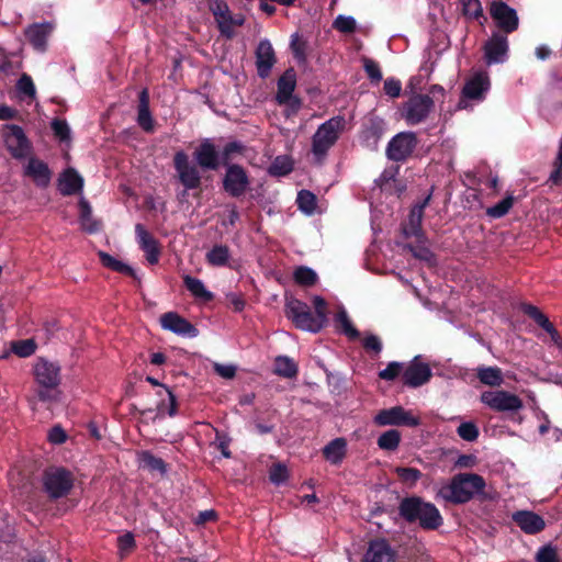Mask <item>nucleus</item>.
Wrapping results in <instances>:
<instances>
[{
  "label": "nucleus",
  "mask_w": 562,
  "mask_h": 562,
  "mask_svg": "<svg viewBox=\"0 0 562 562\" xmlns=\"http://www.w3.org/2000/svg\"><path fill=\"white\" fill-rule=\"evenodd\" d=\"M398 480L408 486H414L423 476L420 470L416 468L396 467L394 470Z\"/></svg>",
  "instance_id": "43"
},
{
  "label": "nucleus",
  "mask_w": 562,
  "mask_h": 562,
  "mask_svg": "<svg viewBox=\"0 0 562 562\" xmlns=\"http://www.w3.org/2000/svg\"><path fill=\"white\" fill-rule=\"evenodd\" d=\"M397 509L405 522L417 524L424 530H437L443 524V518L436 505L418 495L403 497Z\"/></svg>",
  "instance_id": "3"
},
{
  "label": "nucleus",
  "mask_w": 562,
  "mask_h": 562,
  "mask_svg": "<svg viewBox=\"0 0 562 562\" xmlns=\"http://www.w3.org/2000/svg\"><path fill=\"white\" fill-rule=\"evenodd\" d=\"M476 378L482 384L491 387H498L504 382L502 369L498 367H477Z\"/></svg>",
  "instance_id": "31"
},
{
  "label": "nucleus",
  "mask_w": 562,
  "mask_h": 562,
  "mask_svg": "<svg viewBox=\"0 0 562 562\" xmlns=\"http://www.w3.org/2000/svg\"><path fill=\"white\" fill-rule=\"evenodd\" d=\"M246 149V145L239 140H233L225 144V146L220 151L223 166H232V161L239 156H244Z\"/></svg>",
  "instance_id": "38"
},
{
  "label": "nucleus",
  "mask_w": 562,
  "mask_h": 562,
  "mask_svg": "<svg viewBox=\"0 0 562 562\" xmlns=\"http://www.w3.org/2000/svg\"><path fill=\"white\" fill-rule=\"evenodd\" d=\"M58 386H38L36 396L43 403H53L58 400Z\"/></svg>",
  "instance_id": "56"
},
{
  "label": "nucleus",
  "mask_w": 562,
  "mask_h": 562,
  "mask_svg": "<svg viewBox=\"0 0 562 562\" xmlns=\"http://www.w3.org/2000/svg\"><path fill=\"white\" fill-rule=\"evenodd\" d=\"M514 196L507 195L495 205L487 207L486 215L491 218H501L505 216L514 205Z\"/></svg>",
  "instance_id": "44"
},
{
  "label": "nucleus",
  "mask_w": 562,
  "mask_h": 562,
  "mask_svg": "<svg viewBox=\"0 0 562 562\" xmlns=\"http://www.w3.org/2000/svg\"><path fill=\"white\" fill-rule=\"evenodd\" d=\"M297 372L299 368L296 362L293 359L283 356V378L292 379L296 376Z\"/></svg>",
  "instance_id": "63"
},
{
  "label": "nucleus",
  "mask_w": 562,
  "mask_h": 562,
  "mask_svg": "<svg viewBox=\"0 0 562 562\" xmlns=\"http://www.w3.org/2000/svg\"><path fill=\"white\" fill-rule=\"evenodd\" d=\"M296 204L299 210L303 213L311 215L317 206L316 195L308 190H301L296 196Z\"/></svg>",
  "instance_id": "40"
},
{
  "label": "nucleus",
  "mask_w": 562,
  "mask_h": 562,
  "mask_svg": "<svg viewBox=\"0 0 562 562\" xmlns=\"http://www.w3.org/2000/svg\"><path fill=\"white\" fill-rule=\"evenodd\" d=\"M432 371L428 363L420 361L419 356L415 357L402 373L403 385L412 389L419 387L430 381Z\"/></svg>",
  "instance_id": "14"
},
{
  "label": "nucleus",
  "mask_w": 562,
  "mask_h": 562,
  "mask_svg": "<svg viewBox=\"0 0 562 562\" xmlns=\"http://www.w3.org/2000/svg\"><path fill=\"white\" fill-rule=\"evenodd\" d=\"M74 473L64 467H48L43 471V492L52 501L67 497L74 488Z\"/></svg>",
  "instance_id": "4"
},
{
  "label": "nucleus",
  "mask_w": 562,
  "mask_h": 562,
  "mask_svg": "<svg viewBox=\"0 0 562 562\" xmlns=\"http://www.w3.org/2000/svg\"><path fill=\"white\" fill-rule=\"evenodd\" d=\"M378 426H406L417 427L420 419L414 416L403 406H393L391 408L381 409L373 418Z\"/></svg>",
  "instance_id": "11"
},
{
  "label": "nucleus",
  "mask_w": 562,
  "mask_h": 562,
  "mask_svg": "<svg viewBox=\"0 0 562 562\" xmlns=\"http://www.w3.org/2000/svg\"><path fill=\"white\" fill-rule=\"evenodd\" d=\"M146 381L149 382L154 386H161L162 390L158 392V396L161 397V401L157 404L156 411L158 416H162L167 413L169 416H175L177 414V398L175 394L165 385L160 384L158 380L153 376H147Z\"/></svg>",
  "instance_id": "27"
},
{
  "label": "nucleus",
  "mask_w": 562,
  "mask_h": 562,
  "mask_svg": "<svg viewBox=\"0 0 562 562\" xmlns=\"http://www.w3.org/2000/svg\"><path fill=\"white\" fill-rule=\"evenodd\" d=\"M490 14L497 26L507 34L515 32L519 26L516 10L504 1H493L490 5Z\"/></svg>",
  "instance_id": "15"
},
{
  "label": "nucleus",
  "mask_w": 562,
  "mask_h": 562,
  "mask_svg": "<svg viewBox=\"0 0 562 562\" xmlns=\"http://www.w3.org/2000/svg\"><path fill=\"white\" fill-rule=\"evenodd\" d=\"M461 8H462V14L471 20H479L480 18H483L486 20V18L483 14V8L480 2V0H460Z\"/></svg>",
  "instance_id": "45"
},
{
  "label": "nucleus",
  "mask_w": 562,
  "mask_h": 562,
  "mask_svg": "<svg viewBox=\"0 0 562 562\" xmlns=\"http://www.w3.org/2000/svg\"><path fill=\"white\" fill-rule=\"evenodd\" d=\"M193 158L196 165L190 161L188 154L183 150H179L173 155V168L179 182L184 188L180 194L181 198H186L190 190L201 189L202 177L199 168L202 170L216 171L223 166L221 154L210 138H204L195 147Z\"/></svg>",
  "instance_id": "1"
},
{
  "label": "nucleus",
  "mask_w": 562,
  "mask_h": 562,
  "mask_svg": "<svg viewBox=\"0 0 562 562\" xmlns=\"http://www.w3.org/2000/svg\"><path fill=\"white\" fill-rule=\"evenodd\" d=\"M345 124L344 116H335L319 125L312 139V151L317 158H324L327 155L338 140Z\"/></svg>",
  "instance_id": "5"
},
{
  "label": "nucleus",
  "mask_w": 562,
  "mask_h": 562,
  "mask_svg": "<svg viewBox=\"0 0 562 562\" xmlns=\"http://www.w3.org/2000/svg\"><path fill=\"white\" fill-rule=\"evenodd\" d=\"M98 256H99L101 263L105 268L111 269L112 271H115V272H119L122 274H126L132 278L136 277L135 270L131 266L117 260L110 254H108L105 251H99Z\"/></svg>",
  "instance_id": "35"
},
{
  "label": "nucleus",
  "mask_w": 562,
  "mask_h": 562,
  "mask_svg": "<svg viewBox=\"0 0 562 562\" xmlns=\"http://www.w3.org/2000/svg\"><path fill=\"white\" fill-rule=\"evenodd\" d=\"M250 179L246 169L240 165L226 167L222 180L223 190L232 198L238 199L249 190Z\"/></svg>",
  "instance_id": "9"
},
{
  "label": "nucleus",
  "mask_w": 562,
  "mask_h": 562,
  "mask_svg": "<svg viewBox=\"0 0 562 562\" xmlns=\"http://www.w3.org/2000/svg\"><path fill=\"white\" fill-rule=\"evenodd\" d=\"M256 67L260 78L269 77L277 63L276 52L268 40H261L256 48Z\"/></svg>",
  "instance_id": "20"
},
{
  "label": "nucleus",
  "mask_w": 562,
  "mask_h": 562,
  "mask_svg": "<svg viewBox=\"0 0 562 562\" xmlns=\"http://www.w3.org/2000/svg\"><path fill=\"white\" fill-rule=\"evenodd\" d=\"M400 171V166H392L389 168H385L379 179L376 180V183L382 188L385 187L390 181H394L396 179V176Z\"/></svg>",
  "instance_id": "61"
},
{
  "label": "nucleus",
  "mask_w": 562,
  "mask_h": 562,
  "mask_svg": "<svg viewBox=\"0 0 562 562\" xmlns=\"http://www.w3.org/2000/svg\"><path fill=\"white\" fill-rule=\"evenodd\" d=\"M401 442V432L397 429H389L378 438V447L386 451H395Z\"/></svg>",
  "instance_id": "39"
},
{
  "label": "nucleus",
  "mask_w": 562,
  "mask_h": 562,
  "mask_svg": "<svg viewBox=\"0 0 562 562\" xmlns=\"http://www.w3.org/2000/svg\"><path fill=\"white\" fill-rule=\"evenodd\" d=\"M434 108V100L428 94H414L404 103L403 117L409 125L425 121Z\"/></svg>",
  "instance_id": "10"
},
{
  "label": "nucleus",
  "mask_w": 562,
  "mask_h": 562,
  "mask_svg": "<svg viewBox=\"0 0 562 562\" xmlns=\"http://www.w3.org/2000/svg\"><path fill=\"white\" fill-rule=\"evenodd\" d=\"M140 462L142 467L151 471V472H159L161 474H165L167 472V464L166 462L156 456H154L149 451H143L140 454Z\"/></svg>",
  "instance_id": "41"
},
{
  "label": "nucleus",
  "mask_w": 562,
  "mask_h": 562,
  "mask_svg": "<svg viewBox=\"0 0 562 562\" xmlns=\"http://www.w3.org/2000/svg\"><path fill=\"white\" fill-rule=\"evenodd\" d=\"M491 82L486 72H475L470 79H468L461 91V99L458 108H465V100L482 101L485 98L486 92L490 90Z\"/></svg>",
  "instance_id": "13"
},
{
  "label": "nucleus",
  "mask_w": 562,
  "mask_h": 562,
  "mask_svg": "<svg viewBox=\"0 0 562 562\" xmlns=\"http://www.w3.org/2000/svg\"><path fill=\"white\" fill-rule=\"evenodd\" d=\"M160 324L164 329L184 337L193 338L199 334V330L194 325L176 312H167L162 314L160 317Z\"/></svg>",
  "instance_id": "17"
},
{
  "label": "nucleus",
  "mask_w": 562,
  "mask_h": 562,
  "mask_svg": "<svg viewBox=\"0 0 562 562\" xmlns=\"http://www.w3.org/2000/svg\"><path fill=\"white\" fill-rule=\"evenodd\" d=\"M536 562H560L557 549L551 544L541 547L537 552Z\"/></svg>",
  "instance_id": "54"
},
{
  "label": "nucleus",
  "mask_w": 562,
  "mask_h": 562,
  "mask_svg": "<svg viewBox=\"0 0 562 562\" xmlns=\"http://www.w3.org/2000/svg\"><path fill=\"white\" fill-rule=\"evenodd\" d=\"M480 401L495 412H518L524 407L522 400L508 391H484L480 395Z\"/></svg>",
  "instance_id": "7"
},
{
  "label": "nucleus",
  "mask_w": 562,
  "mask_h": 562,
  "mask_svg": "<svg viewBox=\"0 0 562 562\" xmlns=\"http://www.w3.org/2000/svg\"><path fill=\"white\" fill-rule=\"evenodd\" d=\"M16 87L20 92L24 93L27 97H34L35 94V86L33 83V80L26 74H23L21 76V78L18 80Z\"/></svg>",
  "instance_id": "57"
},
{
  "label": "nucleus",
  "mask_w": 562,
  "mask_h": 562,
  "mask_svg": "<svg viewBox=\"0 0 562 562\" xmlns=\"http://www.w3.org/2000/svg\"><path fill=\"white\" fill-rule=\"evenodd\" d=\"M512 520L527 535H537L546 527L544 519L531 510H517Z\"/></svg>",
  "instance_id": "22"
},
{
  "label": "nucleus",
  "mask_w": 562,
  "mask_h": 562,
  "mask_svg": "<svg viewBox=\"0 0 562 562\" xmlns=\"http://www.w3.org/2000/svg\"><path fill=\"white\" fill-rule=\"evenodd\" d=\"M417 145L418 139L414 132H401L387 143L385 155L392 161L404 162L413 155Z\"/></svg>",
  "instance_id": "8"
},
{
  "label": "nucleus",
  "mask_w": 562,
  "mask_h": 562,
  "mask_svg": "<svg viewBox=\"0 0 562 562\" xmlns=\"http://www.w3.org/2000/svg\"><path fill=\"white\" fill-rule=\"evenodd\" d=\"M396 552L387 540L376 539L369 543L362 562H395Z\"/></svg>",
  "instance_id": "21"
},
{
  "label": "nucleus",
  "mask_w": 562,
  "mask_h": 562,
  "mask_svg": "<svg viewBox=\"0 0 562 562\" xmlns=\"http://www.w3.org/2000/svg\"><path fill=\"white\" fill-rule=\"evenodd\" d=\"M362 346L367 351H372L374 355H379L382 351L381 339L375 335L367 336L362 341Z\"/></svg>",
  "instance_id": "62"
},
{
  "label": "nucleus",
  "mask_w": 562,
  "mask_h": 562,
  "mask_svg": "<svg viewBox=\"0 0 562 562\" xmlns=\"http://www.w3.org/2000/svg\"><path fill=\"white\" fill-rule=\"evenodd\" d=\"M25 176L31 177L36 186L47 187L52 179V171L46 162L35 157H31L25 167Z\"/></svg>",
  "instance_id": "26"
},
{
  "label": "nucleus",
  "mask_w": 562,
  "mask_h": 562,
  "mask_svg": "<svg viewBox=\"0 0 562 562\" xmlns=\"http://www.w3.org/2000/svg\"><path fill=\"white\" fill-rule=\"evenodd\" d=\"M295 283L302 286H313L317 282L316 272L305 266L297 267L293 272Z\"/></svg>",
  "instance_id": "42"
},
{
  "label": "nucleus",
  "mask_w": 562,
  "mask_h": 562,
  "mask_svg": "<svg viewBox=\"0 0 562 562\" xmlns=\"http://www.w3.org/2000/svg\"><path fill=\"white\" fill-rule=\"evenodd\" d=\"M284 296L286 317L293 322L296 328L311 333H318L324 328L306 303L289 296L288 292Z\"/></svg>",
  "instance_id": "6"
},
{
  "label": "nucleus",
  "mask_w": 562,
  "mask_h": 562,
  "mask_svg": "<svg viewBox=\"0 0 562 562\" xmlns=\"http://www.w3.org/2000/svg\"><path fill=\"white\" fill-rule=\"evenodd\" d=\"M363 68L371 82L379 83L382 80V71L379 64L368 57L363 59Z\"/></svg>",
  "instance_id": "51"
},
{
  "label": "nucleus",
  "mask_w": 562,
  "mask_h": 562,
  "mask_svg": "<svg viewBox=\"0 0 562 562\" xmlns=\"http://www.w3.org/2000/svg\"><path fill=\"white\" fill-rule=\"evenodd\" d=\"M404 371L403 363L397 361L390 362L385 369L379 372V378L384 381H394Z\"/></svg>",
  "instance_id": "49"
},
{
  "label": "nucleus",
  "mask_w": 562,
  "mask_h": 562,
  "mask_svg": "<svg viewBox=\"0 0 562 562\" xmlns=\"http://www.w3.org/2000/svg\"><path fill=\"white\" fill-rule=\"evenodd\" d=\"M484 58L487 65L498 64L504 60L508 52V41L505 35L494 33L484 44Z\"/></svg>",
  "instance_id": "23"
},
{
  "label": "nucleus",
  "mask_w": 562,
  "mask_h": 562,
  "mask_svg": "<svg viewBox=\"0 0 562 562\" xmlns=\"http://www.w3.org/2000/svg\"><path fill=\"white\" fill-rule=\"evenodd\" d=\"M149 103V91L147 88H144L138 93L136 121L139 127L146 133H153L155 131V120L151 115Z\"/></svg>",
  "instance_id": "24"
},
{
  "label": "nucleus",
  "mask_w": 562,
  "mask_h": 562,
  "mask_svg": "<svg viewBox=\"0 0 562 562\" xmlns=\"http://www.w3.org/2000/svg\"><path fill=\"white\" fill-rule=\"evenodd\" d=\"M52 29L49 23H34L25 30V37L36 50L44 52Z\"/></svg>",
  "instance_id": "29"
},
{
  "label": "nucleus",
  "mask_w": 562,
  "mask_h": 562,
  "mask_svg": "<svg viewBox=\"0 0 562 562\" xmlns=\"http://www.w3.org/2000/svg\"><path fill=\"white\" fill-rule=\"evenodd\" d=\"M213 369L224 379H233L236 374V367L232 364L214 363Z\"/></svg>",
  "instance_id": "64"
},
{
  "label": "nucleus",
  "mask_w": 562,
  "mask_h": 562,
  "mask_svg": "<svg viewBox=\"0 0 562 562\" xmlns=\"http://www.w3.org/2000/svg\"><path fill=\"white\" fill-rule=\"evenodd\" d=\"M58 189L61 195L69 196L81 192L83 178L74 168H67L58 179Z\"/></svg>",
  "instance_id": "28"
},
{
  "label": "nucleus",
  "mask_w": 562,
  "mask_h": 562,
  "mask_svg": "<svg viewBox=\"0 0 562 562\" xmlns=\"http://www.w3.org/2000/svg\"><path fill=\"white\" fill-rule=\"evenodd\" d=\"M79 211H80V224L82 229L89 234H94L100 229L101 223L92 217V209L90 203L81 198L79 200Z\"/></svg>",
  "instance_id": "32"
},
{
  "label": "nucleus",
  "mask_w": 562,
  "mask_h": 562,
  "mask_svg": "<svg viewBox=\"0 0 562 562\" xmlns=\"http://www.w3.org/2000/svg\"><path fill=\"white\" fill-rule=\"evenodd\" d=\"M424 211L417 209L416 206L411 211L409 214V226L411 231H405L406 235L418 236L422 231V220H423Z\"/></svg>",
  "instance_id": "52"
},
{
  "label": "nucleus",
  "mask_w": 562,
  "mask_h": 562,
  "mask_svg": "<svg viewBox=\"0 0 562 562\" xmlns=\"http://www.w3.org/2000/svg\"><path fill=\"white\" fill-rule=\"evenodd\" d=\"M384 92L391 98H398L402 91V83L396 78H387L384 81Z\"/></svg>",
  "instance_id": "59"
},
{
  "label": "nucleus",
  "mask_w": 562,
  "mask_h": 562,
  "mask_svg": "<svg viewBox=\"0 0 562 562\" xmlns=\"http://www.w3.org/2000/svg\"><path fill=\"white\" fill-rule=\"evenodd\" d=\"M47 439L54 445H61L67 440V434L60 425H55L48 431Z\"/></svg>",
  "instance_id": "58"
},
{
  "label": "nucleus",
  "mask_w": 562,
  "mask_h": 562,
  "mask_svg": "<svg viewBox=\"0 0 562 562\" xmlns=\"http://www.w3.org/2000/svg\"><path fill=\"white\" fill-rule=\"evenodd\" d=\"M333 27L340 33L351 34L357 30V22L352 16L340 14L334 20Z\"/></svg>",
  "instance_id": "47"
},
{
  "label": "nucleus",
  "mask_w": 562,
  "mask_h": 562,
  "mask_svg": "<svg viewBox=\"0 0 562 562\" xmlns=\"http://www.w3.org/2000/svg\"><path fill=\"white\" fill-rule=\"evenodd\" d=\"M183 283L194 297L201 299L204 302H211L214 299V294L205 289L200 279L187 274L183 277Z\"/></svg>",
  "instance_id": "37"
},
{
  "label": "nucleus",
  "mask_w": 562,
  "mask_h": 562,
  "mask_svg": "<svg viewBox=\"0 0 562 562\" xmlns=\"http://www.w3.org/2000/svg\"><path fill=\"white\" fill-rule=\"evenodd\" d=\"M13 352L22 358L32 356L36 350V345L32 339L15 341L12 346Z\"/></svg>",
  "instance_id": "50"
},
{
  "label": "nucleus",
  "mask_w": 562,
  "mask_h": 562,
  "mask_svg": "<svg viewBox=\"0 0 562 562\" xmlns=\"http://www.w3.org/2000/svg\"><path fill=\"white\" fill-rule=\"evenodd\" d=\"M231 250L227 245H214L205 255L206 262L213 267H224L228 263Z\"/></svg>",
  "instance_id": "36"
},
{
  "label": "nucleus",
  "mask_w": 562,
  "mask_h": 562,
  "mask_svg": "<svg viewBox=\"0 0 562 562\" xmlns=\"http://www.w3.org/2000/svg\"><path fill=\"white\" fill-rule=\"evenodd\" d=\"M459 437L465 441H475L480 435L477 426L472 422H464L457 428Z\"/></svg>",
  "instance_id": "48"
},
{
  "label": "nucleus",
  "mask_w": 562,
  "mask_h": 562,
  "mask_svg": "<svg viewBox=\"0 0 562 562\" xmlns=\"http://www.w3.org/2000/svg\"><path fill=\"white\" fill-rule=\"evenodd\" d=\"M336 322L340 325L344 334L350 339L356 340L360 337L359 330L352 325L345 310L337 313Z\"/></svg>",
  "instance_id": "46"
},
{
  "label": "nucleus",
  "mask_w": 562,
  "mask_h": 562,
  "mask_svg": "<svg viewBox=\"0 0 562 562\" xmlns=\"http://www.w3.org/2000/svg\"><path fill=\"white\" fill-rule=\"evenodd\" d=\"M289 49L299 66H305L307 61L308 42L300 33L291 36Z\"/></svg>",
  "instance_id": "33"
},
{
  "label": "nucleus",
  "mask_w": 562,
  "mask_h": 562,
  "mask_svg": "<svg viewBox=\"0 0 562 562\" xmlns=\"http://www.w3.org/2000/svg\"><path fill=\"white\" fill-rule=\"evenodd\" d=\"M50 127L54 135L59 138V140L64 142L70 138V128L65 120L54 119L50 123Z\"/></svg>",
  "instance_id": "53"
},
{
  "label": "nucleus",
  "mask_w": 562,
  "mask_h": 562,
  "mask_svg": "<svg viewBox=\"0 0 562 562\" xmlns=\"http://www.w3.org/2000/svg\"><path fill=\"white\" fill-rule=\"evenodd\" d=\"M3 139L8 151L15 159H23L31 151V143L23 128L19 125H5L3 130Z\"/></svg>",
  "instance_id": "12"
},
{
  "label": "nucleus",
  "mask_w": 562,
  "mask_h": 562,
  "mask_svg": "<svg viewBox=\"0 0 562 562\" xmlns=\"http://www.w3.org/2000/svg\"><path fill=\"white\" fill-rule=\"evenodd\" d=\"M385 131L384 122L378 117H370L363 124L360 131L361 145L370 150L378 148L379 142Z\"/></svg>",
  "instance_id": "19"
},
{
  "label": "nucleus",
  "mask_w": 562,
  "mask_h": 562,
  "mask_svg": "<svg viewBox=\"0 0 562 562\" xmlns=\"http://www.w3.org/2000/svg\"><path fill=\"white\" fill-rule=\"evenodd\" d=\"M347 441L345 438H335L323 448L324 458L331 464H339L346 457Z\"/></svg>",
  "instance_id": "30"
},
{
  "label": "nucleus",
  "mask_w": 562,
  "mask_h": 562,
  "mask_svg": "<svg viewBox=\"0 0 562 562\" xmlns=\"http://www.w3.org/2000/svg\"><path fill=\"white\" fill-rule=\"evenodd\" d=\"M520 311L525 315L533 319L536 324L548 334H552V331L555 333V327L553 326V324L537 306L530 303H521Z\"/></svg>",
  "instance_id": "34"
},
{
  "label": "nucleus",
  "mask_w": 562,
  "mask_h": 562,
  "mask_svg": "<svg viewBox=\"0 0 562 562\" xmlns=\"http://www.w3.org/2000/svg\"><path fill=\"white\" fill-rule=\"evenodd\" d=\"M485 479L476 473H458L448 484L440 487L438 496L453 505H461L477 496L481 501H492L493 496L485 492Z\"/></svg>",
  "instance_id": "2"
},
{
  "label": "nucleus",
  "mask_w": 562,
  "mask_h": 562,
  "mask_svg": "<svg viewBox=\"0 0 562 562\" xmlns=\"http://www.w3.org/2000/svg\"><path fill=\"white\" fill-rule=\"evenodd\" d=\"M296 72L293 68L283 71V114L286 117L295 115L302 108V99L294 94Z\"/></svg>",
  "instance_id": "16"
},
{
  "label": "nucleus",
  "mask_w": 562,
  "mask_h": 562,
  "mask_svg": "<svg viewBox=\"0 0 562 562\" xmlns=\"http://www.w3.org/2000/svg\"><path fill=\"white\" fill-rule=\"evenodd\" d=\"M313 305L315 308V316L316 318L323 324L325 327L328 323L327 318V303L322 296H314L313 299Z\"/></svg>",
  "instance_id": "55"
},
{
  "label": "nucleus",
  "mask_w": 562,
  "mask_h": 562,
  "mask_svg": "<svg viewBox=\"0 0 562 562\" xmlns=\"http://www.w3.org/2000/svg\"><path fill=\"white\" fill-rule=\"evenodd\" d=\"M135 234L139 248L145 252L146 260L156 265L160 257L159 241L140 223L135 225Z\"/></svg>",
  "instance_id": "18"
},
{
  "label": "nucleus",
  "mask_w": 562,
  "mask_h": 562,
  "mask_svg": "<svg viewBox=\"0 0 562 562\" xmlns=\"http://www.w3.org/2000/svg\"><path fill=\"white\" fill-rule=\"evenodd\" d=\"M34 374L38 386H58L60 383L59 367L52 362L44 360L37 362Z\"/></svg>",
  "instance_id": "25"
},
{
  "label": "nucleus",
  "mask_w": 562,
  "mask_h": 562,
  "mask_svg": "<svg viewBox=\"0 0 562 562\" xmlns=\"http://www.w3.org/2000/svg\"><path fill=\"white\" fill-rule=\"evenodd\" d=\"M117 547L121 552H130L136 547L135 538L132 532H126L117 538Z\"/></svg>",
  "instance_id": "60"
}]
</instances>
